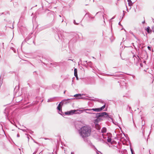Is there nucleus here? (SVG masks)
<instances>
[{
	"label": "nucleus",
	"instance_id": "obj_1",
	"mask_svg": "<svg viewBox=\"0 0 154 154\" xmlns=\"http://www.w3.org/2000/svg\"><path fill=\"white\" fill-rule=\"evenodd\" d=\"M86 112L87 113L93 114L95 115L94 116V117L97 118V119L94 120V122L95 124H98L99 122L103 120V119L101 118V117H103V119L105 118L108 120H109L110 119L112 121V116L110 115H109L108 113L106 112H103L97 113L91 112Z\"/></svg>",
	"mask_w": 154,
	"mask_h": 154
},
{
	"label": "nucleus",
	"instance_id": "obj_2",
	"mask_svg": "<svg viewBox=\"0 0 154 154\" xmlns=\"http://www.w3.org/2000/svg\"><path fill=\"white\" fill-rule=\"evenodd\" d=\"M91 133V128L87 126H84L81 127L79 130L80 135L83 138L89 137Z\"/></svg>",
	"mask_w": 154,
	"mask_h": 154
},
{
	"label": "nucleus",
	"instance_id": "obj_3",
	"mask_svg": "<svg viewBox=\"0 0 154 154\" xmlns=\"http://www.w3.org/2000/svg\"><path fill=\"white\" fill-rule=\"evenodd\" d=\"M77 111H81V110H72L69 111L65 112L64 113L66 115H72L74 114L78 113V112H77Z\"/></svg>",
	"mask_w": 154,
	"mask_h": 154
},
{
	"label": "nucleus",
	"instance_id": "obj_4",
	"mask_svg": "<svg viewBox=\"0 0 154 154\" xmlns=\"http://www.w3.org/2000/svg\"><path fill=\"white\" fill-rule=\"evenodd\" d=\"M20 87H15L14 89V91L15 92L16 94L17 95L19 96L21 95V89H20Z\"/></svg>",
	"mask_w": 154,
	"mask_h": 154
},
{
	"label": "nucleus",
	"instance_id": "obj_5",
	"mask_svg": "<svg viewBox=\"0 0 154 154\" xmlns=\"http://www.w3.org/2000/svg\"><path fill=\"white\" fill-rule=\"evenodd\" d=\"M86 111H94L95 112H100L101 111L100 110V108H92V109H85L83 110H82L81 112H83V111H85V112H86Z\"/></svg>",
	"mask_w": 154,
	"mask_h": 154
},
{
	"label": "nucleus",
	"instance_id": "obj_6",
	"mask_svg": "<svg viewBox=\"0 0 154 154\" xmlns=\"http://www.w3.org/2000/svg\"><path fill=\"white\" fill-rule=\"evenodd\" d=\"M62 103L60 102L58 104L57 107V109L60 111L59 113L61 115H65L64 114H62V113H63L62 111Z\"/></svg>",
	"mask_w": 154,
	"mask_h": 154
},
{
	"label": "nucleus",
	"instance_id": "obj_7",
	"mask_svg": "<svg viewBox=\"0 0 154 154\" xmlns=\"http://www.w3.org/2000/svg\"><path fill=\"white\" fill-rule=\"evenodd\" d=\"M75 99V98H70V99H65L61 102H62V105H63V104H67V103H69L70 102V100L72 99Z\"/></svg>",
	"mask_w": 154,
	"mask_h": 154
},
{
	"label": "nucleus",
	"instance_id": "obj_8",
	"mask_svg": "<svg viewBox=\"0 0 154 154\" xmlns=\"http://www.w3.org/2000/svg\"><path fill=\"white\" fill-rule=\"evenodd\" d=\"M82 94H76L74 95L73 96H72V97H74L76 98V99H79L80 98H79L80 96H82Z\"/></svg>",
	"mask_w": 154,
	"mask_h": 154
},
{
	"label": "nucleus",
	"instance_id": "obj_9",
	"mask_svg": "<svg viewBox=\"0 0 154 154\" xmlns=\"http://www.w3.org/2000/svg\"><path fill=\"white\" fill-rule=\"evenodd\" d=\"M129 32L131 34H132L135 38L136 39L137 41H138V42H137L139 43L140 42V40L138 39L133 34V32L131 31H130Z\"/></svg>",
	"mask_w": 154,
	"mask_h": 154
},
{
	"label": "nucleus",
	"instance_id": "obj_10",
	"mask_svg": "<svg viewBox=\"0 0 154 154\" xmlns=\"http://www.w3.org/2000/svg\"><path fill=\"white\" fill-rule=\"evenodd\" d=\"M95 127L96 129L98 130H99L100 129V126L98 124H95Z\"/></svg>",
	"mask_w": 154,
	"mask_h": 154
},
{
	"label": "nucleus",
	"instance_id": "obj_11",
	"mask_svg": "<svg viewBox=\"0 0 154 154\" xmlns=\"http://www.w3.org/2000/svg\"><path fill=\"white\" fill-rule=\"evenodd\" d=\"M106 131V129L105 128H103L101 130V132L102 133H105Z\"/></svg>",
	"mask_w": 154,
	"mask_h": 154
},
{
	"label": "nucleus",
	"instance_id": "obj_12",
	"mask_svg": "<svg viewBox=\"0 0 154 154\" xmlns=\"http://www.w3.org/2000/svg\"><path fill=\"white\" fill-rule=\"evenodd\" d=\"M105 106H106V104H105L102 106L100 108V110L101 111H102V110H103L105 108Z\"/></svg>",
	"mask_w": 154,
	"mask_h": 154
},
{
	"label": "nucleus",
	"instance_id": "obj_13",
	"mask_svg": "<svg viewBox=\"0 0 154 154\" xmlns=\"http://www.w3.org/2000/svg\"><path fill=\"white\" fill-rule=\"evenodd\" d=\"M7 109H5V112L4 113H5V116H6V118H7L9 121H10L9 119L8 118V115L6 113V112H7Z\"/></svg>",
	"mask_w": 154,
	"mask_h": 154
},
{
	"label": "nucleus",
	"instance_id": "obj_14",
	"mask_svg": "<svg viewBox=\"0 0 154 154\" xmlns=\"http://www.w3.org/2000/svg\"><path fill=\"white\" fill-rule=\"evenodd\" d=\"M128 2V4L129 6L132 5V2L131 0H127Z\"/></svg>",
	"mask_w": 154,
	"mask_h": 154
},
{
	"label": "nucleus",
	"instance_id": "obj_15",
	"mask_svg": "<svg viewBox=\"0 0 154 154\" xmlns=\"http://www.w3.org/2000/svg\"><path fill=\"white\" fill-rule=\"evenodd\" d=\"M111 138L108 137L107 141L108 142L110 143L111 142Z\"/></svg>",
	"mask_w": 154,
	"mask_h": 154
},
{
	"label": "nucleus",
	"instance_id": "obj_16",
	"mask_svg": "<svg viewBox=\"0 0 154 154\" xmlns=\"http://www.w3.org/2000/svg\"><path fill=\"white\" fill-rule=\"evenodd\" d=\"M146 30L147 32H148V33H149L150 32V27L149 26L147 27Z\"/></svg>",
	"mask_w": 154,
	"mask_h": 154
},
{
	"label": "nucleus",
	"instance_id": "obj_17",
	"mask_svg": "<svg viewBox=\"0 0 154 154\" xmlns=\"http://www.w3.org/2000/svg\"><path fill=\"white\" fill-rule=\"evenodd\" d=\"M54 98H51L50 99L48 100L47 102H51L53 101V99Z\"/></svg>",
	"mask_w": 154,
	"mask_h": 154
},
{
	"label": "nucleus",
	"instance_id": "obj_18",
	"mask_svg": "<svg viewBox=\"0 0 154 154\" xmlns=\"http://www.w3.org/2000/svg\"><path fill=\"white\" fill-rule=\"evenodd\" d=\"M79 98L80 99H85V100H87L88 99V98H85V97H82L81 96H80Z\"/></svg>",
	"mask_w": 154,
	"mask_h": 154
},
{
	"label": "nucleus",
	"instance_id": "obj_19",
	"mask_svg": "<svg viewBox=\"0 0 154 154\" xmlns=\"http://www.w3.org/2000/svg\"><path fill=\"white\" fill-rule=\"evenodd\" d=\"M74 75H77V69H74Z\"/></svg>",
	"mask_w": 154,
	"mask_h": 154
},
{
	"label": "nucleus",
	"instance_id": "obj_20",
	"mask_svg": "<svg viewBox=\"0 0 154 154\" xmlns=\"http://www.w3.org/2000/svg\"><path fill=\"white\" fill-rule=\"evenodd\" d=\"M73 23H74V24L76 25H78L79 24L78 23H77L75 22V20H74Z\"/></svg>",
	"mask_w": 154,
	"mask_h": 154
},
{
	"label": "nucleus",
	"instance_id": "obj_21",
	"mask_svg": "<svg viewBox=\"0 0 154 154\" xmlns=\"http://www.w3.org/2000/svg\"><path fill=\"white\" fill-rule=\"evenodd\" d=\"M88 100H91V101H94L95 100L93 99V98H91L90 99H88Z\"/></svg>",
	"mask_w": 154,
	"mask_h": 154
},
{
	"label": "nucleus",
	"instance_id": "obj_22",
	"mask_svg": "<svg viewBox=\"0 0 154 154\" xmlns=\"http://www.w3.org/2000/svg\"><path fill=\"white\" fill-rule=\"evenodd\" d=\"M147 48L149 50H150V51L151 50V48L150 47L148 46Z\"/></svg>",
	"mask_w": 154,
	"mask_h": 154
},
{
	"label": "nucleus",
	"instance_id": "obj_23",
	"mask_svg": "<svg viewBox=\"0 0 154 154\" xmlns=\"http://www.w3.org/2000/svg\"><path fill=\"white\" fill-rule=\"evenodd\" d=\"M74 75L76 77V79H78V75H77H77Z\"/></svg>",
	"mask_w": 154,
	"mask_h": 154
},
{
	"label": "nucleus",
	"instance_id": "obj_24",
	"mask_svg": "<svg viewBox=\"0 0 154 154\" xmlns=\"http://www.w3.org/2000/svg\"><path fill=\"white\" fill-rule=\"evenodd\" d=\"M144 131H145L144 130V128H143V134H144Z\"/></svg>",
	"mask_w": 154,
	"mask_h": 154
},
{
	"label": "nucleus",
	"instance_id": "obj_25",
	"mask_svg": "<svg viewBox=\"0 0 154 154\" xmlns=\"http://www.w3.org/2000/svg\"><path fill=\"white\" fill-rule=\"evenodd\" d=\"M131 153L132 154V153H133V150L132 149H131Z\"/></svg>",
	"mask_w": 154,
	"mask_h": 154
},
{
	"label": "nucleus",
	"instance_id": "obj_26",
	"mask_svg": "<svg viewBox=\"0 0 154 154\" xmlns=\"http://www.w3.org/2000/svg\"><path fill=\"white\" fill-rule=\"evenodd\" d=\"M131 153L132 154V153H133V150L132 149H131Z\"/></svg>",
	"mask_w": 154,
	"mask_h": 154
},
{
	"label": "nucleus",
	"instance_id": "obj_27",
	"mask_svg": "<svg viewBox=\"0 0 154 154\" xmlns=\"http://www.w3.org/2000/svg\"><path fill=\"white\" fill-rule=\"evenodd\" d=\"M17 137H20V135H19V134H17Z\"/></svg>",
	"mask_w": 154,
	"mask_h": 154
},
{
	"label": "nucleus",
	"instance_id": "obj_28",
	"mask_svg": "<svg viewBox=\"0 0 154 154\" xmlns=\"http://www.w3.org/2000/svg\"><path fill=\"white\" fill-rule=\"evenodd\" d=\"M21 130L24 132L26 131V130L24 129H21Z\"/></svg>",
	"mask_w": 154,
	"mask_h": 154
},
{
	"label": "nucleus",
	"instance_id": "obj_29",
	"mask_svg": "<svg viewBox=\"0 0 154 154\" xmlns=\"http://www.w3.org/2000/svg\"><path fill=\"white\" fill-rule=\"evenodd\" d=\"M44 139L45 140H48V139H49L48 138H44Z\"/></svg>",
	"mask_w": 154,
	"mask_h": 154
},
{
	"label": "nucleus",
	"instance_id": "obj_30",
	"mask_svg": "<svg viewBox=\"0 0 154 154\" xmlns=\"http://www.w3.org/2000/svg\"><path fill=\"white\" fill-rule=\"evenodd\" d=\"M36 153V152H34L32 154H35Z\"/></svg>",
	"mask_w": 154,
	"mask_h": 154
},
{
	"label": "nucleus",
	"instance_id": "obj_31",
	"mask_svg": "<svg viewBox=\"0 0 154 154\" xmlns=\"http://www.w3.org/2000/svg\"><path fill=\"white\" fill-rule=\"evenodd\" d=\"M129 109H131V107L130 106H129Z\"/></svg>",
	"mask_w": 154,
	"mask_h": 154
},
{
	"label": "nucleus",
	"instance_id": "obj_32",
	"mask_svg": "<svg viewBox=\"0 0 154 154\" xmlns=\"http://www.w3.org/2000/svg\"><path fill=\"white\" fill-rule=\"evenodd\" d=\"M145 23V21H143V22H142V23Z\"/></svg>",
	"mask_w": 154,
	"mask_h": 154
},
{
	"label": "nucleus",
	"instance_id": "obj_33",
	"mask_svg": "<svg viewBox=\"0 0 154 154\" xmlns=\"http://www.w3.org/2000/svg\"><path fill=\"white\" fill-rule=\"evenodd\" d=\"M87 111H86L87 112ZM92 112V111H89V112Z\"/></svg>",
	"mask_w": 154,
	"mask_h": 154
},
{
	"label": "nucleus",
	"instance_id": "obj_34",
	"mask_svg": "<svg viewBox=\"0 0 154 154\" xmlns=\"http://www.w3.org/2000/svg\"><path fill=\"white\" fill-rule=\"evenodd\" d=\"M11 122V123L12 124H13V122Z\"/></svg>",
	"mask_w": 154,
	"mask_h": 154
},
{
	"label": "nucleus",
	"instance_id": "obj_35",
	"mask_svg": "<svg viewBox=\"0 0 154 154\" xmlns=\"http://www.w3.org/2000/svg\"><path fill=\"white\" fill-rule=\"evenodd\" d=\"M149 154H150V150H149Z\"/></svg>",
	"mask_w": 154,
	"mask_h": 154
},
{
	"label": "nucleus",
	"instance_id": "obj_36",
	"mask_svg": "<svg viewBox=\"0 0 154 154\" xmlns=\"http://www.w3.org/2000/svg\"><path fill=\"white\" fill-rule=\"evenodd\" d=\"M143 125H144H144H142V128H143Z\"/></svg>",
	"mask_w": 154,
	"mask_h": 154
},
{
	"label": "nucleus",
	"instance_id": "obj_37",
	"mask_svg": "<svg viewBox=\"0 0 154 154\" xmlns=\"http://www.w3.org/2000/svg\"><path fill=\"white\" fill-rule=\"evenodd\" d=\"M121 86H124V85H122V83H121Z\"/></svg>",
	"mask_w": 154,
	"mask_h": 154
},
{
	"label": "nucleus",
	"instance_id": "obj_38",
	"mask_svg": "<svg viewBox=\"0 0 154 154\" xmlns=\"http://www.w3.org/2000/svg\"><path fill=\"white\" fill-rule=\"evenodd\" d=\"M65 92H66V91H65L64 92V94H65Z\"/></svg>",
	"mask_w": 154,
	"mask_h": 154
},
{
	"label": "nucleus",
	"instance_id": "obj_39",
	"mask_svg": "<svg viewBox=\"0 0 154 154\" xmlns=\"http://www.w3.org/2000/svg\"><path fill=\"white\" fill-rule=\"evenodd\" d=\"M119 25H120V22H119Z\"/></svg>",
	"mask_w": 154,
	"mask_h": 154
},
{
	"label": "nucleus",
	"instance_id": "obj_40",
	"mask_svg": "<svg viewBox=\"0 0 154 154\" xmlns=\"http://www.w3.org/2000/svg\"><path fill=\"white\" fill-rule=\"evenodd\" d=\"M132 44H133V45L134 46V43H132Z\"/></svg>",
	"mask_w": 154,
	"mask_h": 154
},
{
	"label": "nucleus",
	"instance_id": "obj_41",
	"mask_svg": "<svg viewBox=\"0 0 154 154\" xmlns=\"http://www.w3.org/2000/svg\"><path fill=\"white\" fill-rule=\"evenodd\" d=\"M124 30H125V32H126V31L124 29Z\"/></svg>",
	"mask_w": 154,
	"mask_h": 154
},
{
	"label": "nucleus",
	"instance_id": "obj_42",
	"mask_svg": "<svg viewBox=\"0 0 154 154\" xmlns=\"http://www.w3.org/2000/svg\"><path fill=\"white\" fill-rule=\"evenodd\" d=\"M59 16H60V17H61V15H59Z\"/></svg>",
	"mask_w": 154,
	"mask_h": 154
},
{
	"label": "nucleus",
	"instance_id": "obj_43",
	"mask_svg": "<svg viewBox=\"0 0 154 154\" xmlns=\"http://www.w3.org/2000/svg\"><path fill=\"white\" fill-rule=\"evenodd\" d=\"M127 86V85H125V86Z\"/></svg>",
	"mask_w": 154,
	"mask_h": 154
},
{
	"label": "nucleus",
	"instance_id": "obj_44",
	"mask_svg": "<svg viewBox=\"0 0 154 154\" xmlns=\"http://www.w3.org/2000/svg\"><path fill=\"white\" fill-rule=\"evenodd\" d=\"M113 19V17L112 18V19Z\"/></svg>",
	"mask_w": 154,
	"mask_h": 154
},
{
	"label": "nucleus",
	"instance_id": "obj_45",
	"mask_svg": "<svg viewBox=\"0 0 154 154\" xmlns=\"http://www.w3.org/2000/svg\"><path fill=\"white\" fill-rule=\"evenodd\" d=\"M132 154H133V153H132Z\"/></svg>",
	"mask_w": 154,
	"mask_h": 154
}]
</instances>
